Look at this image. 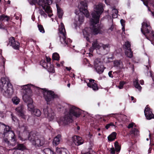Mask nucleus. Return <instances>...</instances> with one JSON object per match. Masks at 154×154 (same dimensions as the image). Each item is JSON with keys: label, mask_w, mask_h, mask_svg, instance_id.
I'll use <instances>...</instances> for the list:
<instances>
[{"label": "nucleus", "mask_w": 154, "mask_h": 154, "mask_svg": "<svg viewBox=\"0 0 154 154\" xmlns=\"http://www.w3.org/2000/svg\"><path fill=\"white\" fill-rule=\"evenodd\" d=\"M56 152L57 154H69L68 151L66 149L61 148H56Z\"/></svg>", "instance_id": "nucleus-21"}, {"label": "nucleus", "mask_w": 154, "mask_h": 154, "mask_svg": "<svg viewBox=\"0 0 154 154\" xmlns=\"http://www.w3.org/2000/svg\"><path fill=\"white\" fill-rule=\"evenodd\" d=\"M126 55L128 57L130 58H131L133 56V54L131 52H128L125 53Z\"/></svg>", "instance_id": "nucleus-40"}, {"label": "nucleus", "mask_w": 154, "mask_h": 154, "mask_svg": "<svg viewBox=\"0 0 154 154\" xmlns=\"http://www.w3.org/2000/svg\"><path fill=\"white\" fill-rule=\"evenodd\" d=\"M144 83V81L143 80H141L140 81V84L141 85H142Z\"/></svg>", "instance_id": "nucleus-53"}, {"label": "nucleus", "mask_w": 154, "mask_h": 154, "mask_svg": "<svg viewBox=\"0 0 154 154\" xmlns=\"http://www.w3.org/2000/svg\"><path fill=\"white\" fill-rule=\"evenodd\" d=\"M60 57L59 54L57 53H54L52 54V59L53 60H59Z\"/></svg>", "instance_id": "nucleus-30"}, {"label": "nucleus", "mask_w": 154, "mask_h": 154, "mask_svg": "<svg viewBox=\"0 0 154 154\" xmlns=\"http://www.w3.org/2000/svg\"><path fill=\"white\" fill-rule=\"evenodd\" d=\"M56 65H57V66L58 67H59L60 66V64H59V63H56Z\"/></svg>", "instance_id": "nucleus-56"}, {"label": "nucleus", "mask_w": 154, "mask_h": 154, "mask_svg": "<svg viewBox=\"0 0 154 154\" xmlns=\"http://www.w3.org/2000/svg\"><path fill=\"white\" fill-rule=\"evenodd\" d=\"M91 151H89V152H87L85 153V154H91Z\"/></svg>", "instance_id": "nucleus-55"}, {"label": "nucleus", "mask_w": 154, "mask_h": 154, "mask_svg": "<svg viewBox=\"0 0 154 154\" xmlns=\"http://www.w3.org/2000/svg\"><path fill=\"white\" fill-rule=\"evenodd\" d=\"M32 111L33 114L39 117L41 114L40 111L37 109H34Z\"/></svg>", "instance_id": "nucleus-28"}, {"label": "nucleus", "mask_w": 154, "mask_h": 154, "mask_svg": "<svg viewBox=\"0 0 154 154\" xmlns=\"http://www.w3.org/2000/svg\"><path fill=\"white\" fill-rule=\"evenodd\" d=\"M59 31L60 32L61 34H62L63 35V36L62 37L60 36V41L61 43L63 44H65L66 45H67L68 44V41H66V32L63 24L62 26H61V28H60Z\"/></svg>", "instance_id": "nucleus-14"}, {"label": "nucleus", "mask_w": 154, "mask_h": 154, "mask_svg": "<svg viewBox=\"0 0 154 154\" xmlns=\"http://www.w3.org/2000/svg\"><path fill=\"white\" fill-rule=\"evenodd\" d=\"M66 41H68V42H69V43H71L72 42V40H71L69 38L67 40H66Z\"/></svg>", "instance_id": "nucleus-52"}, {"label": "nucleus", "mask_w": 154, "mask_h": 154, "mask_svg": "<svg viewBox=\"0 0 154 154\" xmlns=\"http://www.w3.org/2000/svg\"><path fill=\"white\" fill-rule=\"evenodd\" d=\"M23 99L25 102L27 103L28 110L30 111H33L34 109V106L33 104L32 100L30 97L27 94H25L23 96Z\"/></svg>", "instance_id": "nucleus-9"}, {"label": "nucleus", "mask_w": 154, "mask_h": 154, "mask_svg": "<svg viewBox=\"0 0 154 154\" xmlns=\"http://www.w3.org/2000/svg\"><path fill=\"white\" fill-rule=\"evenodd\" d=\"M151 109L148 107V105H147L146 107L144 112L146 119L148 120H150L154 118V115L151 111Z\"/></svg>", "instance_id": "nucleus-17"}, {"label": "nucleus", "mask_w": 154, "mask_h": 154, "mask_svg": "<svg viewBox=\"0 0 154 154\" xmlns=\"http://www.w3.org/2000/svg\"><path fill=\"white\" fill-rule=\"evenodd\" d=\"M31 2L34 5L37 4L39 5L42 6L45 12L48 14L49 17H50L53 15V14H50L52 11L50 6H47L45 8L47 5H49L52 3L51 0H31Z\"/></svg>", "instance_id": "nucleus-7"}, {"label": "nucleus", "mask_w": 154, "mask_h": 154, "mask_svg": "<svg viewBox=\"0 0 154 154\" xmlns=\"http://www.w3.org/2000/svg\"><path fill=\"white\" fill-rule=\"evenodd\" d=\"M49 65L50 66H48V64L45 61L44 63V64L42 66L44 68L47 69L48 72H51L54 73L55 72V70L54 66L51 64V63H49Z\"/></svg>", "instance_id": "nucleus-19"}, {"label": "nucleus", "mask_w": 154, "mask_h": 154, "mask_svg": "<svg viewBox=\"0 0 154 154\" xmlns=\"http://www.w3.org/2000/svg\"><path fill=\"white\" fill-rule=\"evenodd\" d=\"M8 44L15 49L19 50V49L20 43L18 42L15 40L14 37H11L9 38Z\"/></svg>", "instance_id": "nucleus-16"}, {"label": "nucleus", "mask_w": 154, "mask_h": 154, "mask_svg": "<svg viewBox=\"0 0 154 154\" xmlns=\"http://www.w3.org/2000/svg\"><path fill=\"white\" fill-rule=\"evenodd\" d=\"M45 61L44 60H42L40 62V65L42 66L44 64V63Z\"/></svg>", "instance_id": "nucleus-49"}, {"label": "nucleus", "mask_w": 154, "mask_h": 154, "mask_svg": "<svg viewBox=\"0 0 154 154\" xmlns=\"http://www.w3.org/2000/svg\"><path fill=\"white\" fill-rule=\"evenodd\" d=\"M126 84V82L124 81H121L120 82L119 85L118 86L120 89H122L123 88L124 85Z\"/></svg>", "instance_id": "nucleus-36"}, {"label": "nucleus", "mask_w": 154, "mask_h": 154, "mask_svg": "<svg viewBox=\"0 0 154 154\" xmlns=\"http://www.w3.org/2000/svg\"><path fill=\"white\" fill-rule=\"evenodd\" d=\"M152 28L151 26L148 24L147 23L143 22L142 24L141 31L143 34L145 35L146 33H149L151 32V36L154 38V32L151 31Z\"/></svg>", "instance_id": "nucleus-10"}, {"label": "nucleus", "mask_w": 154, "mask_h": 154, "mask_svg": "<svg viewBox=\"0 0 154 154\" xmlns=\"http://www.w3.org/2000/svg\"><path fill=\"white\" fill-rule=\"evenodd\" d=\"M88 80L89 81V82H88L86 80H85V82L87 83L88 86L90 88H92L94 91H96L98 90L99 88L97 84V81L91 79H89Z\"/></svg>", "instance_id": "nucleus-12"}, {"label": "nucleus", "mask_w": 154, "mask_h": 154, "mask_svg": "<svg viewBox=\"0 0 154 154\" xmlns=\"http://www.w3.org/2000/svg\"><path fill=\"white\" fill-rule=\"evenodd\" d=\"M110 29L111 30H112L113 29V27H112V26H111L110 28Z\"/></svg>", "instance_id": "nucleus-61"}, {"label": "nucleus", "mask_w": 154, "mask_h": 154, "mask_svg": "<svg viewBox=\"0 0 154 154\" xmlns=\"http://www.w3.org/2000/svg\"><path fill=\"white\" fill-rule=\"evenodd\" d=\"M34 88L38 90L40 89L43 90L42 93L43 94V97L48 105H49L51 103H52L55 99H59L60 98V96L56 94L54 91L49 90L45 88H41L29 84L22 86L23 89L24 90L26 93L29 92V93H31L32 92V88Z\"/></svg>", "instance_id": "nucleus-1"}, {"label": "nucleus", "mask_w": 154, "mask_h": 154, "mask_svg": "<svg viewBox=\"0 0 154 154\" xmlns=\"http://www.w3.org/2000/svg\"><path fill=\"white\" fill-rule=\"evenodd\" d=\"M114 146L117 152H119L121 149V147L119 145V143L118 142L116 141L114 143Z\"/></svg>", "instance_id": "nucleus-31"}, {"label": "nucleus", "mask_w": 154, "mask_h": 154, "mask_svg": "<svg viewBox=\"0 0 154 154\" xmlns=\"http://www.w3.org/2000/svg\"><path fill=\"white\" fill-rule=\"evenodd\" d=\"M101 48V46L99 45L98 42L97 40L93 42L91 48L93 50L95 49H99Z\"/></svg>", "instance_id": "nucleus-22"}, {"label": "nucleus", "mask_w": 154, "mask_h": 154, "mask_svg": "<svg viewBox=\"0 0 154 154\" xmlns=\"http://www.w3.org/2000/svg\"><path fill=\"white\" fill-rule=\"evenodd\" d=\"M0 88L4 95L6 97L11 96L13 92V86L9 81L4 78L0 81Z\"/></svg>", "instance_id": "nucleus-5"}, {"label": "nucleus", "mask_w": 154, "mask_h": 154, "mask_svg": "<svg viewBox=\"0 0 154 154\" xmlns=\"http://www.w3.org/2000/svg\"><path fill=\"white\" fill-rule=\"evenodd\" d=\"M38 27L40 32L42 33H44L45 30L42 25L41 24H38Z\"/></svg>", "instance_id": "nucleus-34"}, {"label": "nucleus", "mask_w": 154, "mask_h": 154, "mask_svg": "<svg viewBox=\"0 0 154 154\" xmlns=\"http://www.w3.org/2000/svg\"><path fill=\"white\" fill-rule=\"evenodd\" d=\"M110 151L111 154H115V150L113 147L111 148Z\"/></svg>", "instance_id": "nucleus-46"}, {"label": "nucleus", "mask_w": 154, "mask_h": 154, "mask_svg": "<svg viewBox=\"0 0 154 154\" xmlns=\"http://www.w3.org/2000/svg\"><path fill=\"white\" fill-rule=\"evenodd\" d=\"M39 133L35 131H32L29 133L28 139L35 147L42 146L44 143V139H41Z\"/></svg>", "instance_id": "nucleus-6"}, {"label": "nucleus", "mask_w": 154, "mask_h": 154, "mask_svg": "<svg viewBox=\"0 0 154 154\" xmlns=\"http://www.w3.org/2000/svg\"><path fill=\"white\" fill-rule=\"evenodd\" d=\"M151 13L154 18V11H151Z\"/></svg>", "instance_id": "nucleus-59"}, {"label": "nucleus", "mask_w": 154, "mask_h": 154, "mask_svg": "<svg viewBox=\"0 0 154 154\" xmlns=\"http://www.w3.org/2000/svg\"><path fill=\"white\" fill-rule=\"evenodd\" d=\"M83 34L84 35V37L86 38L87 41L90 42V37L91 35V34L86 31H83Z\"/></svg>", "instance_id": "nucleus-26"}, {"label": "nucleus", "mask_w": 154, "mask_h": 154, "mask_svg": "<svg viewBox=\"0 0 154 154\" xmlns=\"http://www.w3.org/2000/svg\"><path fill=\"white\" fill-rule=\"evenodd\" d=\"M104 4L100 3L96 5L95 10L91 14L93 19H91V21L93 26V32L94 34L101 33L102 32L101 30L102 26L99 24H97L99 22L100 15L104 11Z\"/></svg>", "instance_id": "nucleus-2"}, {"label": "nucleus", "mask_w": 154, "mask_h": 154, "mask_svg": "<svg viewBox=\"0 0 154 154\" xmlns=\"http://www.w3.org/2000/svg\"><path fill=\"white\" fill-rule=\"evenodd\" d=\"M12 101L14 103L17 105L20 102V99L17 97H14L12 99Z\"/></svg>", "instance_id": "nucleus-33"}, {"label": "nucleus", "mask_w": 154, "mask_h": 154, "mask_svg": "<svg viewBox=\"0 0 154 154\" xmlns=\"http://www.w3.org/2000/svg\"><path fill=\"white\" fill-rule=\"evenodd\" d=\"M81 114L80 109L74 106L71 105L69 107L68 112L63 117L60 118V121L58 122L59 126L68 125L72 120V117H79Z\"/></svg>", "instance_id": "nucleus-4"}, {"label": "nucleus", "mask_w": 154, "mask_h": 154, "mask_svg": "<svg viewBox=\"0 0 154 154\" xmlns=\"http://www.w3.org/2000/svg\"><path fill=\"white\" fill-rule=\"evenodd\" d=\"M137 132V130L136 128H132L131 130V134H135Z\"/></svg>", "instance_id": "nucleus-39"}, {"label": "nucleus", "mask_w": 154, "mask_h": 154, "mask_svg": "<svg viewBox=\"0 0 154 154\" xmlns=\"http://www.w3.org/2000/svg\"><path fill=\"white\" fill-rule=\"evenodd\" d=\"M77 129L78 130H79L80 129V127L79 126H77Z\"/></svg>", "instance_id": "nucleus-62"}, {"label": "nucleus", "mask_w": 154, "mask_h": 154, "mask_svg": "<svg viewBox=\"0 0 154 154\" xmlns=\"http://www.w3.org/2000/svg\"><path fill=\"white\" fill-rule=\"evenodd\" d=\"M42 151L45 154H55L52 149L50 148H45Z\"/></svg>", "instance_id": "nucleus-27"}, {"label": "nucleus", "mask_w": 154, "mask_h": 154, "mask_svg": "<svg viewBox=\"0 0 154 154\" xmlns=\"http://www.w3.org/2000/svg\"><path fill=\"white\" fill-rule=\"evenodd\" d=\"M67 86H68V87L69 88V87H70V83H68V84H67Z\"/></svg>", "instance_id": "nucleus-58"}, {"label": "nucleus", "mask_w": 154, "mask_h": 154, "mask_svg": "<svg viewBox=\"0 0 154 154\" xmlns=\"http://www.w3.org/2000/svg\"><path fill=\"white\" fill-rule=\"evenodd\" d=\"M66 69L68 71H70L71 69V67H66Z\"/></svg>", "instance_id": "nucleus-51"}, {"label": "nucleus", "mask_w": 154, "mask_h": 154, "mask_svg": "<svg viewBox=\"0 0 154 154\" xmlns=\"http://www.w3.org/2000/svg\"><path fill=\"white\" fill-rule=\"evenodd\" d=\"M23 109V106L21 105L17 107L16 110L19 117L23 120H25L27 118V116L25 114Z\"/></svg>", "instance_id": "nucleus-15"}, {"label": "nucleus", "mask_w": 154, "mask_h": 154, "mask_svg": "<svg viewBox=\"0 0 154 154\" xmlns=\"http://www.w3.org/2000/svg\"><path fill=\"white\" fill-rule=\"evenodd\" d=\"M61 135L60 134H58L55 137L53 140V145H54L57 146L59 144L60 142V140L61 139Z\"/></svg>", "instance_id": "nucleus-20"}, {"label": "nucleus", "mask_w": 154, "mask_h": 154, "mask_svg": "<svg viewBox=\"0 0 154 154\" xmlns=\"http://www.w3.org/2000/svg\"><path fill=\"white\" fill-rule=\"evenodd\" d=\"M9 126L6 125L0 122V133L4 138V141L8 145H15L17 141V137L14 132Z\"/></svg>", "instance_id": "nucleus-3"}, {"label": "nucleus", "mask_w": 154, "mask_h": 154, "mask_svg": "<svg viewBox=\"0 0 154 154\" xmlns=\"http://www.w3.org/2000/svg\"><path fill=\"white\" fill-rule=\"evenodd\" d=\"M120 22L122 26H125V21L122 19L120 20Z\"/></svg>", "instance_id": "nucleus-45"}, {"label": "nucleus", "mask_w": 154, "mask_h": 154, "mask_svg": "<svg viewBox=\"0 0 154 154\" xmlns=\"http://www.w3.org/2000/svg\"><path fill=\"white\" fill-rule=\"evenodd\" d=\"M11 115L12 116V119L14 122H15L17 121V119L16 116H14L12 114H11Z\"/></svg>", "instance_id": "nucleus-43"}, {"label": "nucleus", "mask_w": 154, "mask_h": 154, "mask_svg": "<svg viewBox=\"0 0 154 154\" xmlns=\"http://www.w3.org/2000/svg\"><path fill=\"white\" fill-rule=\"evenodd\" d=\"M117 135V134L116 132H112L107 137L109 141L111 142L114 140L116 138Z\"/></svg>", "instance_id": "nucleus-23"}, {"label": "nucleus", "mask_w": 154, "mask_h": 154, "mask_svg": "<svg viewBox=\"0 0 154 154\" xmlns=\"http://www.w3.org/2000/svg\"><path fill=\"white\" fill-rule=\"evenodd\" d=\"M15 149H16L23 151L26 149V146L23 143H18Z\"/></svg>", "instance_id": "nucleus-25"}, {"label": "nucleus", "mask_w": 154, "mask_h": 154, "mask_svg": "<svg viewBox=\"0 0 154 154\" xmlns=\"http://www.w3.org/2000/svg\"><path fill=\"white\" fill-rule=\"evenodd\" d=\"M122 28L123 31L125 32V26H122Z\"/></svg>", "instance_id": "nucleus-54"}, {"label": "nucleus", "mask_w": 154, "mask_h": 154, "mask_svg": "<svg viewBox=\"0 0 154 154\" xmlns=\"http://www.w3.org/2000/svg\"><path fill=\"white\" fill-rule=\"evenodd\" d=\"M134 126V123H131L130 124H129L128 127H127V128H132Z\"/></svg>", "instance_id": "nucleus-47"}, {"label": "nucleus", "mask_w": 154, "mask_h": 154, "mask_svg": "<svg viewBox=\"0 0 154 154\" xmlns=\"http://www.w3.org/2000/svg\"><path fill=\"white\" fill-rule=\"evenodd\" d=\"M114 64L115 66L122 67V63L121 60H116L114 61Z\"/></svg>", "instance_id": "nucleus-32"}, {"label": "nucleus", "mask_w": 154, "mask_h": 154, "mask_svg": "<svg viewBox=\"0 0 154 154\" xmlns=\"http://www.w3.org/2000/svg\"><path fill=\"white\" fill-rule=\"evenodd\" d=\"M39 14L41 16H43L44 17L46 18L47 17V14L45 12L42 10H39Z\"/></svg>", "instance_id": "nucleus-37"}, {"label": "nucleus", "mask_w": 154, "mask_h": 154, "mask_svg": "<svg viewBox=\"0 0 154 154\" xmlns=\"http://www.w3.org/2000/svg\"><path fill=\"white\" fill-rule=\"evenodd\" d=\"M109 44H102V47L104 50L106 49V48H108L109 47Z\"/></svg>", "instance_id": "nucleus-42"}, {"label": "nucleus", "mask_w": 154, "mask_h": 154, "mask_svg": "<svg viewBox=\"0 0 154 154\" xmlns=\"http://www.w3.org/2000/svg\"><path fill=\"white\" fill-rule=\"evenodd\" d=\"M43 112L45 117L49 119L50 121H52L54 119L55 114L48 106H46L44 108Z\"/></svg>", "instance_id": "nucleus-11"}, {"label": "nucleus", "mask_w": 154, "mask_h": 154, "mask_svg": "<svg viewBox=\"0 0 154 154\" xmlns=\"http://www.w3.org/2000/svg\"><path fill=\"white\" fill-rule=\"evenodd\" d=\"M133 84L135 87L138 89L139 90L141 89L142 87L138 83V80H136L133 82Z\"/></svg>", "instance_id": "nucleus-29"}, {"label": "nucleus", "mask_w": 154, "mask_h": 154, "mask_svg": "<svg viewBox=\"0 0 154 154\" xmlns=\"http://www.w3.org/2000/svg\"><path fill=\"white\" fill-rule=\"evenodd\" d=\"M73 143L77 146L83 143L84 140L82 138L79 136L75 135L72 138Z\"/></svg>", "instance_id": "nucleus-18"}, {"label": "nucleus", "mask_w": 154, "mask_h": 154, "mask_svg": "<svg viewBox=\"0 0 154 154\" xmlns=\"http://www.w3.org/2000/svg\"><path fill=\"white\" fill-rule=\"evenodd\" d=\"M46 61L47 62V63H49V64L50 63L51 60V58L49 57H48L47 56H46Z\"/></svg>", "instance_id": "nucleus-44"}, {"label": "nucleus", "mask_w": 154, "mask_h": 154, "mask_svg": "<svg viewBox=\"0 0 154 154\" xmlns=\"http://www.w3.org/2000/svg\"><path fill=\"white\" fill-rule=\"evenodd\" d=\"M125 46L127 50L130 51H131V44L130 42L128 41H127L125 42Z\"/></svg>", "instance_id": "nucleus-35"}, {"label": "nucleus", "mask_w": 154, "mask_h": 154, "mask_svg": "<svg viewBox=\"0 0 154 154\" xmlns=\"http://www.w3.org/2000/svg\"><path fill=\"white\" fill-rule=\"evenodd\" d=\"M84 20V18H82V21H81L82 22V21H83V20Z\"/></svg>", "instance_id": "nucleus-64"}, {"label": "nucleus", "mask_w": 154, "mask_h": 154, "mask_svg": "<svg viewBox=\"0 0 154 154\" xmlns=\"http://www.w3.org/2000/svg\"><path fill=\"white\" fill-rule=\"evenodd\" d=\"M115 126L114 124L112 122H110L109 123L107 124L105 126V128L106 129H108L111 126Z\"/></svg>", "instance_id": "nucleus-38"}, {"label": "nucleus", "mask_w": 154, "mask_h": 154, "mask_svg": "<svg viewBox=\"0 0 154 154\" xmlns=\"http://www.w3.org/2000/svg\"><path fill=\"white\" fill-rule=\"evenodd\" d=\"M94 66L96 71L99 74L102 73L105 69L103 62L101 61L100 58H97L95 59L94 62Z\"/></svg>", "instance_id": "nucleus-8"}, {"label": "nucleus", "mask_w": 154, "mask_h": 154, "mask_svg": "<svg viewBox=\"0 0 154 154\" xmlns=\"http://www.w3.org/2000/svg\"><path fill=\"white\" fill-rule=\"evenodd\" d=\"M131 100H133L134 99V97L133 96H131Z\"/></svg>", "instance_id": "nucleus-57"}, {"label": "nucleus", "mask_w": 154, "mask_h": 154, "mask_svg": "<svg viewBox=\"0 0 154 154\" xmlns=\"http://www.w3.org/2000/svg\"><path fill=\"white\" fill-rule=\"evenodd\" d=\"M7 3L8 4H10V3H11V1H10V0H8V1H7Z\"/></svg>", "instance_id": "nucleus-60"}, {"label": "nucleus", "mask_w": 154, "mask_h": 154, "mask_svg": "<svg viewBox=\"0 0 154 154\" xmlns=\"http://www.w3.org/2000/svg\"><path fill=\"white\" fill-rule=\"evenodd\" d=\"M114 10L115 11V14H112V16L113 18H116L117 17V14L118 13V10L116 9H115Z\"/></svg>", "instance_id": "nucleus-41"}, {"label": "nucleus", "mask_w": 154, "mask_h": 154, "mask_svg": "<svg viewBox=\"0 0 154 154\" xmlns=\"http://www.w3.org/2000/svg\"><path fill=\"white\" fill-rule=\"evenodd\" d=\"M112 71H110L108 73L109 76L112 78H113V76L112 75Z\"/></svg>", "instance_id": "nucleus-48"}, {"label": "nucleus", "mask_w": 154, "mask_h": 154, "mask_svg": "<svg viewBox=\"0 0 154 154\" xmlns=\"http://www.w3.org/2000/svg\"><path fill=\"white\" fill-rule=\"evenodd\" d=\"M56 7L57 10V14L58 17L60 19L61 18L63 14V11L58 6V5H56Z\"/></svg>", "instance_id": "nucleus-24"}, {"label": "nucleus", "mask_w": 154, "mask_h": 154, "mask_svg": "<svg viewBox=\"0 0 154 154\" xmlns=\"http://www.w3.org/2000/svg\"><path fill=\"white\" fill-rule=\"evenodd\" d=\"M45 61L44 60H42L40 62V65L42 66L44 64V63Z\"/></svg>", "instance_id": "nucleus-50"}, {"label": "nucleus", "mask_w": 154, "mask_h": 154, "mask_svg": "<svg viewBox=\"0 0 154 154\" xmlns=\"http://www.w3.org/2000/svg\"><path fill=\"white\" fill-rule=\"evenodd\" d=\"M98 135L99 136H100V135H101V134L100 133H98Z\"/></svg>", "instance_id": "nucleus-63"}, {"label": "nucleus", "mask_w": 154, "mask_h": 154, "mask_svg": "<svg viewBox=\"0 0 154 154\" xmlns=\"http://www.w3.org/2000/svg\"><path fill=\"white\" fill-rule=\"evenodd\" d=\"M81 6L79 8V10L84 14L87 17H88L90 14L87 10V4L85 1H82L80 2Z\"/></svg>", "instance_id": "nucleus-13"}]
</instances>
